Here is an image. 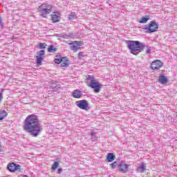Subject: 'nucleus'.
Returning a JSON list of instances; mask_svg holds the SVG:
<instances>
[{"label":"nucleus","mask_w":177,"mask_h":177,"mask_svg":"<svg viewBox=\"0 0 177 177\" xmlns=\"http://www.w3.org/2000/svg\"><path fill=\"white\" fill-rule=\"evenodd\" d=\"M24 129L32 138H37L44 131L38 116L34 114L29 115L26 117L24 121Z\"/></svg>","instance_id":"1"},{"label":"nucleus","mask_w":177,"mask_h":177,"mask_svg":"<svg viewBox=\"0 0 177 177\" xmlns=\"http://www.w3.org/2000/svg\"><path fill=\"white\" fill-rule=\"evenodd\" d=\"M127 44L131 53L136 56L139 55L140 52H143L146 48V44L139 41H127Z\"/></svg>","instance_id":"2"},{"label":"nucleus","mask_w":177,"mask_h":177,"mask_svg":"<svg viewBox=\"0 0 177 177\" xmlns=\"http://www.w3.org/2000/svg\"><path fill=\"white\" fill-rule=\"evenodd\" d=\"M53 6L49 3H43L39 8V12H41V16L42 17H46L47 15H49L52 12Z\"/></svg>","instance_id":"3"},{"label":"nucleus","mask_w":177,"mask_h":177,"mask_svg":"<svg viewBox=\"0 0 177 177\" xmlns=\"http://www.w3.org/2000/svg\"><path fill=\"white\" fill-rule=\"evenodd\" d=\"M159 25L156 22V21H151L149 25H146L144 30L148 34H151L153 32H156L158 30Z\"/></svg>","instance_id":"4"},{"label":"nucleus","mask_w":177,"mask_h":177,"mask_svg":"<svg viewBox=\"0 0 177 177\" xmlns=\"http://www.w3.org/2000/svg\"><path fill=\"white\" fill-rule=\"evenodd\" d=\"M75 104L79 109H81V110H89V103L88 102V100H82L77 101L75 102Z\"/></svg>","instance_id":"5"},{"label":"nucleus","mask_w":177,"mask_h":177,"mask_svg":"<svg viewBox=\"0 0 177 177\" xmlns=\"http://www.w3.org/2000/svg\"><path fill=\"white\" fill-rule=\"evenodd\" d=\"M37 56L36 57V63L38 66L42 65V62H44V56H45V50H41L37 53Z\"/></svg>","instance_id":"6"},{"label":"nucleus","mask_w":177,"mask_h":177,"mask_svg":"<svg viewBox=\"0 0 177 177\" xmlns=\"http://www.w3.org/2000/svg\"><path fill=\"white\" fill-rule=\"evenodd\" d=\"M162 66H164V64L161 61L157 59L151 62V68L154 71H157L160 70V67Z\"/></svg>","instance_id":"7"},{"label":"nucleus","mask_w":177,"mask_h":177,"mask_svg":"<svg viewBox=\"0 0 177 177\" xmlns=\"http://www.w3.org/2000/svg\"><path fill=\"white\" fill-rule=\"evenodd\" d=\"M82 45H84V42L78 41H75L73 43L70 44L71 49L74 52L79 50V49H80V46H82Z\"/></svg>","instance_id":"8"},{"label":"nucleus","mask_w":177,"mask_h":177,"mask_svg":"<svg viewBox=\"0 0 177 177\" xmlns=\"http://www.w3.org/2000/svg\"><path fill=\"white\" fill-rule=\"evenodd\" d=\"M21 166L20 165H17L15 162L9 163L7 166V168L10 172H16V171H19Z\"/></svg>","instance_id":"9"},{"label":"nucleus","mask_w":177,"mask_h":177,"mask_svg":"<svg viewBox=\"0 0 177 177\" xmlns=\"http://www.w3.org/2000/svg\"><path fill=\"white\" fill-rule=\"evenodd\" d=\"M88 86L94 89V92L95 93H99L100 92V89H102V85L97 82V81L93 84H88Z\"/></svg>","instance_id":"10"},{"label":"nucleus","mask_w":177,"mask_h":177,"mask_svg":"<svg viewBox=\"0 0 177 177\" xmlns=\"http://www.w3.org/2000/svg\"><path fill=\"white\" fill-rule=\"evenodd\" d=\"M119 170L122 174H126L128 171V168L129 167V165L125 164L124 162H121L120 164L118 165Z\"/></svg>","instance_id":"11"},{"label":"nucleus","mask_w":177,"mask_h":177,"mask_svg":"<svg viewBox=\"0 0 177 177\" xmlns=\"http://www.w3.org/2000/svg\"><path fill=\"white\" fill-rule=\"evenodd\" d=\"M53 23H59L60 21V13L59 12H54L51 15Z\"/></svg>","instance_id":"12"},{"label":"nucleus","mask_w":177,"mask_h":177,"mask_svg":"<svg viewBox=\"0 0 177 177\" xmlns=\"http://www.w3.org/2000/svg\"><path fill=\"white\" fill-rule=\"evenodd\" d=\"M72 96L74 99H80L82 97V91L78 89L74 90L72 93Z\"/></svg>","instance_id":"13"},{"label":"nucleus","mask_w":177,"mask_h":177,"mask_svg":"<svg viewBox=\"0 0 177 177\" xmlns=\"http://www.w3.org/2000/svg\"><path fill=\"white\" fill-rule=\"evenodd\" d=\"M57 37H58V38H62L63 39H68L69 38L73 37V34L70 33L67 35L66 33H60L57 34Z\"/></svg>","instance_id":"14"},{"label":"nucleus","mask_w":177,"mask_h":177,"mask_svg":"<svg viewBox=\"0 0 177 177\" xmlns=\"http://www.w3.org/2000/svg\"><path fill=\"white\" fill-rule=\"evenodd\" d=\"M158 82H160V84H167V82H168V79L167 78V77H165V75H164V73L161 74L159 77H158Z\"/></svg>","instance_id":"15"},{"label":"nucleus","mask_w":177,"mask_h":177,"mask_svg":"<svg viewBox=\"0 0 177 177\" xmlns=\"http://www.w3.org/2000/svg\"><path fill=\"white\" fill-rule=\"evenodd\" d=\"M96 79H95V77L88 75L86 77V82H87V85H89L90 84H95V82H96Z\"/></svg>","instance_id":"16"},{"label":"nucleus","mask_w":177,"mask_h":177,"mask_svg":"<svg viewBox=\"0 0 177 177\" xmlns=\"http://www.w3.org/2000/svg\"><path fill=\"white\" fill-rule=\"evenodd\" d=\"M114 160H115V155H114L113 153H108L106 156V161L108 162H113Z\"/></svg>","instance_id":"17"},{"label":"nucleus","mask_w":177,"mask_h":177,"mask_svg":"<svg viewBox=\"0 0 177 177\" xmlns=\"http://www.w3.org/2000/svg\"><path fill=\"white\" fill-rule=\"evenodd\" d=\"M146 171V165L145 162H141L140 166L137 168V172H145Z\"/></svg>","instance_id":"18"},{"label":"nucleus","mask_w":177,"mask_h":177,"mask_svg":"<svg viewBox=\"0 0 177 177\" xmlns=\"http://www.w3.org/2000/svg\"><path fill=\"white\" fill-rule=\"evenodd\" d=\"M64 60V57H62L60 55H56L55 58V63H56V64H60V63H62V62H63Z\"/></svg>","instance_id":"19"},{"label":"nucleus","mask_w":177,"mask_h":177,"mask_svg":"<svg viewBox=\"0 0 177 177\" xmlns=\"http://www.w3.org/2000/svg\"><path fill=\"white\" fill-rule=\"evenodd\" d=\"M149 20H150V17H142L139 21V23L141 24H146L147 21H149Z\"/></svg>","instance_id":"20"},{"label":"nucleus","mask_w":177,"mask_h":177,"mask_svg":"<svg viewBox=\"0 0 177 177\" xmlns=\"http://www.w3.org/2000/svg\"><path fill=\"white\" fill-rule=\"evenodd\" d=\"M6 117H8V112L6 111H0V121L4 120Z\"/></svg>","instance_id":"21"},{"label":"nucleus","mask_w":177,"mask_h":177,"mask_svg":"<svg viewBox=\"0 0 177 177\" xmlns=\"http://www.w3.org/2000/svg\"><path fill=\"white\" fill-rule=\"evenodd\" d=\"M62 67H68V60L67 58L64 57V59L60 62Z\"/></svg>","instance_id":"22"},{"label":"nucleus","mask_w":177,"mask_h":177,"mask_svg":"<svg viewBox=\"0 0 177 177\" xmlns=\"http://www.w3.org/2000/svg\"><path fill=\"white\" fill-rule=\"evenodd\" d=\"M57 49L55 48L54 45H50L48 48V52H50V53H55L56 52Z\"/></svg>","instance_id":"23"},{"label":"nucleus","mask_w":177,"mask_h":177,"mask_svg":"<svg viewBox=\"0 0 177 177\" xmlns=\"http://www.w3.org/2000/svg\"><path fill=\"white\" fill-rule=\"evenodd\" d=\"M50 88L55 91H57V84H56V82H51Z\"/></svg>","instance_id":"24"},{"label":"nucleus","mask_w":177,"mask_h":177,"mask_svg":"<svg viewBox=\"0 0 177 177\" xmlns=\"http://www.w3.org/2000/svg\"><path fill=\"white\" fill-rule=\"evenodd\" d=\"M74 19H77V15H75V12H71V13L68 15V19H69V20H74Z\"/></svg>","instance_id":"25"},{"label":"nucleus","mask_w":177,"mask_h":177,"mask_svg":"<svg viewBox=\"0 0 177 177\" xmlns=\"http://www.w3.org/2000/svg\"><path fill=\"white\" fill-rule=\"evenodd\" d=\"M57 168H59V162L55 161L52 166V169L53 171H55Z\"/></svg>","instance_id":"26"},{"label":"nucleus","mask_w":177,"mask_h":177,"mask_svg":"<svg viewBox=\"0 0 177 177\" xmlns=\"http://www.w3.org/2000/svg\"><path fill=\"white\" fill-rule=\"evenodd\" d=\"M145 48H147V49H146L147 55H150V53H151V47H150L149 46H145Z\"/></svg>","instance_id":"27"},{"label":"nucleus","mask_w":177,"mask_h":177,"mask_svg":"<svg viewBox=\"0 0 177 177\" xmlns=\"http://www.w3.org/2000/svg\"><path fill=\"white\" fill-rule=\"evenodd\" d=\"M39 49H45V48H46V44H45V43H40L39 44Z\"/></svg>","instance_id":"28"},{"label":"nucleus","mask_w":177,"mask_h":177,"mask_svg":"<svg viewBox=\"0 0 177 177\" xmlns=\"http://www.w3.org/2000/svg\"><path fill=\"white\" fill-rule=\"evenodd\" d=\"M85 57V55H84V53L83 52H80L78 53L77 59H82V57Z\"/></svg>","instance_id":"29"},{"label":"nucleus","mask_w":177,"mask_h":177,"mask_svg":"<svg viewBox=\"0 0 177 177\" xmlns=\"http://www.w3.org/2000/svg\"><path fill=\"white\" fill-rule=\"evenodd\" d=\"M117 165H118L117 162H114L110 164V166L111 167V168L113 169L117 168Z\"/></svg>","instance_id":"30"},{"label":"nucleus","mask_w":177,"mask_h":177,"mask_svg":"<svg viewBox=\"0 0 177 177\" xmlns=\"http://www.w3.org/2000/svg\"><path fill=\"white\" fill-rule=\"evenodd\" d=\"M62 172H63V169L59 168L57 169V174H62Z\"/></svg>","instance_id":"31"},{"label":"nucleus","mask_w":177,"mask_h":177,"mask_svg":"<svg viewBox=\"0 0 177 177\" xmlns=\"http://www.w3.org/2000/svg\"><path fill=\"white\" fill-rule=\"evenodd\" d=\"M0 26H1V27L3 26V24L2 23V17L0 15Z\"/></svg>","instance_id":"32"},{"label":"nucleus","mask_w":177,"mask_h":177,"mask_svg":"<svg viewBox=\"0 0 177 177\" xmlns=\"http://www.w3.org/2000/svg\"><path fill=\"white\" fill-rule=\"evenodd\" d=\"M2 99H3V96H2V92H0V102H2Z\"/></svg>","instance_id":"33"},{"label":"nucleus","mask_w":177,"mask_h":177,"mask_svg":"<svg viewBox=\"0 0 177 177\" xmlns=\"http://www.w3.org/2000/svg\"><path fill=\"white\" fill-rule=\"evenodd\" d=\"M95 135V132H91V136H93Z\"/></svg>","instance_id":"34"},{"label":"nucleus","mask_w":177,"mask_h":177,"mask_svg":"<svg viewBox=\"0 0 177 177\" xmlns=\"http://www.w3.org/2000/svg\"><path fill=\"white\" fill-rule=\"evenodd\" d=\"M23 177H28L27 175H23Z\"/></svg>","instance_id":"35"}]
</instances>
